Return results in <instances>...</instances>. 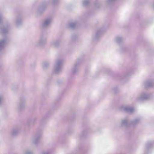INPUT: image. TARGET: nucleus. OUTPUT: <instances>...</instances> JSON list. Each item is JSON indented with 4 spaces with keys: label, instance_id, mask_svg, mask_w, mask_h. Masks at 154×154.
<instances>
[{
    "label": "nucleus",
    "instance_id": "obj_1",
    "mask_svg": "<svg viewBox=\"0 0 154 154\" xmlns=\"http://www.w3.org/2000/svg\"><path fill=\"white\" fill-rule=\"evenodd\" d=\"M25 100H24L21 99L20 102L17 105V109L19 111L23 110L25 108Z\"/></svg>",
    "mask_w": 154,
    "mask_h": 154
},
{
    "label": "nucleus",
    "instance_id": "obj_2",
    "mask_svg": "<svg viewBox=\"0 0 154 154\" xmlns=\"http://www.w3.org/2000/svg\"><path fill=\"white\" fill-rule=\"evenodd\" d=\"M8 38L7 36H5L0 40V50H1L3 46L8 42Z\"/></svg>",
    "mask_w": 154,
    "mask_h": 154
},
{
    "label": "nucleus",
    "instance_id": "obj_3",
    "mask_svg": "<svg viewBox=\"0 0 154 154\" xmlns=\"http://www.w3.org/2000/svg\"><path fill=\"white\" fill-rule=\"evenodd\" d=\"M22 18L20 17H17L15 20V24L17 27H19L22 24Z\"/></svg>",
    "mask_w": 154,
    "mask_h": 154
},
{
    "label": "nucleus",
    "instance_id": "obj_4",
    "mask_svg": "<svg viewBox=\"0 0 154 154\" xmlns=\"http://www.w3.org/2000/svg\"><path fill=\"white\" fill-rule=\"evenodd\" d=\"M32 142L33 145H37L38 142V134L33 135L32 138Z\"/></svg>",
    "mask_w": 154,
    "mask_h": 154
},
{
    "label": "nucleus",
    "instance_id": "obj_5",
    "mask_svg": "<svg viewBox=\"0 0 154 154\" xmlns=\"http://www.w3.org/2000/svg\"><path fill=\"white\" fill-rule=\"evenodd\" d=\"M20 129L19 128H15L12 130L11 134L12 136H14L17 135L20 133Z\"/></svg>",
    "mask_w": 154,
    "mask_h": 154
},
{
    "label": "nucleus",
    "instance_id": "obj_6",
    "mask_svg": "<svg viewBox=\"0 0 154 154\" xmlns=\"http://www.w3.org/2000/svg\"><path fill=\"white\" fill-rule=\"evenodd\" d=\"M9 29H6L5 28H1V32L2 33L4 34L7 33Z\"/></svg>",
    "mask_w": 154,
    "mask_h": 154
},
{
    "label": "nucleus",
    "instance_id": "obj_7",
    "mask_svg": "<svg viewBox=\"0 0 154 154\" xmlns=\"http://www.w3.org/2000/svg\"><path fill=\"white\" fill-rule=\"evenodd\" d=\"M32 152L29 149H26L25 150L23 154H32Z\"/></svg>",
    "mask_w": 154,
    "mask_h": 154
},
{
    "label": "nucleus",
    "instance_id": "obj_8",
    "mask_svg": "<svg viewBox=\"0 0 154 154\" xmlns=\"http://www.w3.org/2000/svg\"><path fill=\"white\" fill-rule=\"evenodd\" d=\"M3 97V94L2 93H0V106L2 104Z\"/></svg>",
    "mask_w": 154,
    "mask_h": 154
}]
</instances>
